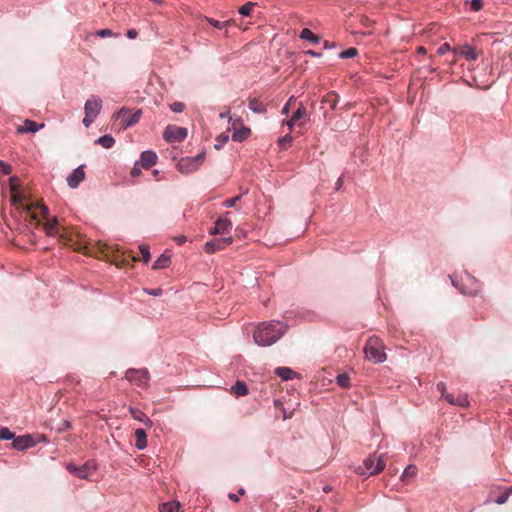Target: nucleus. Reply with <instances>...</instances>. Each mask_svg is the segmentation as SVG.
<instances>
[{
    "mask_svg": "<svg viewBox=\"0 0 512 512\" xmlns=\"http://www.w3.org/2000/svg\"><path fill=\"white\" fill-rule=\"evenodd\" d=\"M386 466V457L384 454L378 457L370 456L363 462V466H358L356 472L360 475H364L369 472V475H377L384 470Z\"/></svg>",
    "mask_w": 512,
    "mask_h": 512,
    "instance_id": "nucleus-4",
    "label": "nucleus"
},
{
    "mask_svg": "<svg viewBox=\"0 0 512 512\" xmlns=\"http://www.w3.org/2000/svg\"><path fill=\"white\" fill-rule=\"evenodd\" d=\"M241 199V196L238 195V196H235L233 198H230V199H226L224 202H223V206L227 207V208H231V207H235L237 202Z\"/></svg>",
    "mask_w": 512,
    "mask_h": 512,
    "instance_id": "nucleus-41",
    "label": "nucleus"
},
{
    "mask_svg": "<svg viewBox=\"0 0 512 512\" xmlns=\"http://www.w3.org/2000/svg\"><path fill=\"white\" fill-rule=\"evenodd\" d=\"M364 353L366 358L374 363H382L386 360L383 342L376 336H372L367 340Z\"/></svg>",
    "mask_w": 512,
    "mask_h": 512,
    "instance_id": "nucleus-3",
    "label": "nucleus"
},
{
    "mask_svg": "<svg viewBox=\"0 0 512 512\" xmlns=\"http://www.w3.org/2000/svg\"><path fill=\"white\" fill-rule=\"evenodd\" d=\"M170 263V257L162 254L153 264L152 268L157 269H163L166 268Z\"/></svg>",
    "mask_w": 512,
    "mask_h": 512,
    "instance_id": "nucleus-30",
    "label": "nucleus"
},
{
    "mask_svg": "<svg viewBox=\"0 0 512 512\" xmlns=\"http://www.w3.org/2000/svg\"><path fill=\"white\" fill-rule=\"evenodd\" d=\"M102 108V100L95 95H92L84 105V112L86 115L97 117Z\"/></svg>",
    "mask_w": 512,
    "mask_h": 512,
    "instance_id": "nucleus-13",
    "label": "nucleus"
},
{
    "mask_svg": "<svg viewBox=\"0 0 512 512\" xmlns=\"http://www.w3.org/2000/svg\"><path fill=\"white\" fill-rule=\"evenodd\" d=\"M232 237H223L211 240L204 245V251L208 254L215 253L222 250L232 243Z\"/></svg>",
    "mask_w": 512,
    "mask_h": 512,
    "instance_id": "nucleus-11",
    "label": "nucleus"
},
{
    "mask_svg": "<svg viewBox=\"0 0 512 512\" xmlns=\"http://www.w3.org/2000/svg\"><path fill=\"white\" fill-rule=\"evenodd\" d=\"M336 383L344 389L350 388V376L347 373H341L336 377Z\"/></svg>",
    "mask_w": 512,
    "mask_h": 512,
    "instance_id": "nucleus-32",
    "label": "nucleus"
},
{
    "mask_svg": "<svg viewBox=\"0 0 512 512\" xmlns=\"http://www.w3.org/2000/svg\"><path fill=\"white\" fill-rule=\"evenodd\" d=\"M287 329V325L279 321L262 322L256 327L253 338L260 346H271L286 333Z\"/></svg>",
    "mask_w": 512,
    "mask_h": 512,
    "instance_id": "nucleus-2",
    "label": "nucleus"
},
{
    "mask_svg": "<svg viewBox=\"0 0 512 512\" xmlns=\"http://www.w3.org/2000/svg\"><path fill=\"white\" fill-rule=\"evenodd\" d=\"M231 392L237 397L245 396L248 394V388L244 382L237 381L236 384L231 387Z\"/></svg>",
    "mask_w": 512,
    "mask_h": 512,
    "instance_id": "nucleus-27",
    "label": "nucleus"
},
{
    "mask_svg": "<svg viewBox=\"0 0 512 512\" xmlns=\"http://www.w3.org/2000/svg\"><path fill=\"white\" fill-rule=\"evenodd\" d=\"M445 400L451 404L462 408L469 406V400L466 394H458L456 397L452 394L445 395Z\"/></svg>",
    "mask_w": 512,
    "mask_h": 512,
    "instance_id": "nucleus-20",
    "label": "nucleus"
},
{
    "mask_svg": "<svg viewBox=\"0 0 512 512\" xmlns=\"http://www.w3.org/2000/svg\"><path fill=\"white\" fill-rule=\"evenodd\" d=\"M174 240L178 245H183L187 241V238L184 235H179L175 237Z\"/></svg>",
    "mask_w": 512,
    "mask_h": 512,
    "instance_id": "nucleus-57",
    "label": "nucleus"
},
{
    "mask_svg": "<svg viewBox=\"0 0 512 512\" xmlns=\"http://www.w3.org/2000/svg\"><path fill=\"white\" fill-rule=\"evenodd\" d=\"M180 509L179 502L171 501L163 503L159 506V512H178Z\"/></svg>",
    "mask_w": 512,
    "mask_h": 512,
    "instance_id": "nucleus-29",
    "label": "nucleus"
},
{
    "mask_svg": "<svg viewBox=\"0 0 512 512\" xmlns=\"http://www.w3.org/2000/svg\"><path fill=\"white\" fill-rule=\"evenodd\" d=\"M34 445L35 441L33 440L31 435H22L15 437L12 442V447L20 451L33 447Z\"/></svg>",
    "mask_w": 512,
    "mask_h": 512,
    "instance_id": "nucleus-15",
    "label": "nucleus"
},
{
    "mask_svg": "<svg viewBox=\"0 0 512 512\" xmlns=\"http://www.w3.org/2000/svg\"><path fill=\"white\" fill-rule=\"evenodd\" d=\"M300 38L304 40H308L312 43H319L321 38L317 35H315L310 29L304 28L300 33Z\"/></svg>",
    "mask_w": 512,
    "mask_h": 512,
    "instance_id": "nucleus-28",
    "label": "nucleus"
},
{
    "mask_svg": "<svg viewBox=\"0 0 512 512\" xmlns=\"http://www.w3.org/2000/svg\"><path fill=\"white\" fill-rule=\"evenodd\" d=\"M295 121L290 118L289 120L283 121L282 125H287L290 130H292L293 126L295 125Z\"/></svg>",
    "mask_w": 512,
    "mask_h": 512,
    "instance_id": "nucleus-58",
    "label": "nucleus"
},
{
    "mask_svg": "<svg viewBox=\"0 0 512 512\" xmlns=\"http://www.w3.org/2000/svg\"><path fill=\"white\" fill-rule=\"evenodd\" d=\"M139 251H140V253L142 255L143 262L145 264H147L149 262V260H150L149 247L147 245L142 244V245L139 246Z\"/></svg>",
    "mask_w": 512,
    "mask_h": 512,
    "instance_id": "nucleus-38",
    "label": "nucleus"
},
{
    "mask_svg": "<svg viewBox=\"0 0 512 512\" xmlns=\"http://www.w3.org/2000/svg\"><path fill=\"white\" fill-rule=\"evenodd\" d=\"M141 114V110L131 113L130 110L122 108L115 115V119L120 122V129H127L139 122Z\"/></svg>",
    "mask_w": 512,
    "mask_h": 512,
    "instance_id": "nucleus-7",
    "label": "nucleus"
},
{
    "mask_svg": "<svg viewBox=\"0 0 512 512\" xmlns=\"http://www.w3.org/2000/svg\"><path fill=\"white\" fill-rule=\"evenodd\" d=\"M453 51L469 61H475L478 57V52L476 51V49L467 44L462 45L459 48L454 49Z\"/></svg>",
    "mask_w": 512,
    "mask_h": 512,
    "instance_id": "nucleus-17",
    "label": "nucleus"
},
{
    "mask_svg": "<svg viewBox=\"0 0 512 512\" xmlns=\"http://www.w3.org/2000/svg\"><path fill=\"white\" fill-rule=\"evenodd\" d=\"M307 117V111H306V108L304 107L303 104H301L297 110L294 112V114L292 115V119L297 122L299 120H302V119H306Z\"/></svg>",
    "mask_w": 512,
    "mask_h": 512,
    "instance_id": "nucleus-35",
    "label": "nucleus"
},
{
    "mask_svg": "<svg viewBox=\"0 0 512 512\" xmlns=\"http://www.w3.org/2000/svg\"><path fill=\"white\" fill-rule=\"evenodd\" d=\"M203 20L207 21L209 24H211L213 27H215L217 29H223V28L227 27L228 25L232 24V22H233L232 20L220 22L218 20H215V19L209 18V17H204Z\"/></svg>",
    "mask_w": 512,
    "mask_h": 512,
    "instance_id": "nucleus-34",
    "label": "nucleus"
},
{
    "mask_svg": "<svg viewBox=\"0 0 512 512\" xmlns=\"http://www.w3.org/2000/svg\"><path fill=\"white\" fill-rule=\"evenodd\" d=\"M205 153L201 152L195 157L181 158L177 163V169L183 174H190L198 170L200 165L204 162Z\"/></svg>",
    "mask_w": 512,
    "mask_h": 512,
    "instance_id": "nucleus-5",
    "label": "nucleus"
},
{
    "mask_svg": "<svg viewBox=\"0 0 512 512\" xmlns=\"http://www.w3.org/2000/svg\"><path fill=\"white\" fill-rule=\"evenodd\" d=\"M338 101L339 96L333 91L327 93L322 99V103L327 104L332 110L336 108Z\"/></svg>",
    "mask_w": 512,
    "mask_h": 512,
    "instance_id": "nucleus-25",
    "label": "nucleus"
},
{
    "mask_svg": "<svg viewBox=\"0 0 512 512\" xmlns=\"http://www.w3.org/2000/svg\"><path fill=\"white\" fill-rule=\"evenodd\" d=\"M471 9L475 12L480 11L483 8L482 0H471L470 3Z\"/></svg>",
    "mask_w": 512,
    "mask_h": 512,
    "instance_id": "nucleus-44",
    "label": "nucleus"
},
{
    "mask_svg": "<svg viewBox=\"0 0 512 512\" xmlns=\"http://www.w3.org/2000/svg\"><path fill=\"white\" fill-rule=\"evenodd\" d=\"M157 154L153 151H144L141 153L140 164L144 169H149L154 166L157 162Z\"/></svg>",
    "mask_w": 512,
    "mask_h": 512,
    "instance_id": "nucleus-19",
    "label": "nucleus"
},
{
    "mask_svg": "<svg viewBox=\"0 0 512 512\" xmlns=\"http://www.w3.org/2000/svg\"><path fill=\"white\" fill-rule=\"evenodd\" d=\"M232 126L234 130L232 134L233 141L242 142L249 137L251 130L248 127L241 125L239 128H237L236 121H233Z\"/></svg>",
    "mask_w": 512,
    "mask_h": 512,
    "instance_id": "nucleus-18",
    "label": "nucleus"
},
{
    "mask_svg": "<svg viewBox=\"0 0 512 512\" xmlns=\"http://www.w3.org/2000/svg\"><path fill=\"white\" fill-rule=\"evenodd\" d=\"M219 117L222 118V119L228 118L229 121H231L230 110L227 109V111H225L223 113H220Z\"/></svg>",
    "mask_w": 512,
    "mask_h": 512,
    "instance_id": "nucleus-60",
    "label": "nucleus"
},
{
    "mask_svg": "<svg viewBox=\"0 0 512 512\" xmlns=\"http://www.w3.org/2000/svg\"><path fill=\"white\" fill-rule=\"evenodd\" d=\"M15 434L7 427L0 428V440H14Z\"/></svg>",
    "mask_w": 512,
    "mask_h": 512,
    "instance_id": "nucleus-37",
    "label": "nucleus"
},
{
    "mask_svg": "<svg viewBox=\"0 0 512 512\" xmlns=\"http://www.w3.org/2000/svg\"><path fill=\"white\" fill-rule=\"evenodd\" d=\"M170 108L173 112L180 113L184 110L185 104L182 102H174L170 105Z\"/></svg>",
    "mask_w": 512,
    "mask_h": 512,
    "instance_id": "nucleus-43",
    "label": "nucleus"
},
{
    "mask_svg": "<svg viewBox=\"0 0 512 512\" xmlns=\"http://www.w3.org/2000/svg\"><path fill=\"white\" fill-rule=\"evenodd\" d=\"M96 35L101 37V38H105V37L113 36L114 33L110 29H101V30L96 32Z\"/></svg>",
    "mask_w": 512,
    "mask_h": 512,
    "instance_id": "nucleus-47",
    "label": "nucleus"
},
{
    "mask_svg": "<svg viewBox=\"0 0 512 512\" xmlns=\"http://www.w3.org/2000/svg\"><path fill=\"white\" fill-rule=\"evenodd\" d=\"M141 168H142L141 164L139 165V163L136 162L134 164L133 168L131 169V172H130L131 176L133 178H136V177L140 176L141 175Z\"/></svg>",
    "mask_w": 512,
    "mask_h": 512,
    "instance_id": "nucleus-46",
    "label": "nucleus"
},
{
    "mask_svg": "<svg viewBox=\"0 0 512 512\" xmlns=\"http://www.w3.org/2000/svg\"><path fill=\"white\" fill-rule=\"evenodd\" d=\"M257 5V3L255 2H247L245 3L244 5H242L238 12L242 15V16H250L251 15V12L253 10V8Z\"/></svg>",
    "mask_w": 512,
    "mask_h": 512,
    "instance_id": "nucleus-36",
    "label": "nucleus"
},
{
    "mask_svg": "<svg viewBox=\"0 0 512 512\" xmlns=\"http://www.w3.org/2000/svg\"><path fill=\"white\" fill-rule=\"evenodd\" d=\"M85 179L84 165H80L67 177V184L70 188H77Z\"/></svg>",
    "mask_w": 512,
    "mask_h": 512,
    "instance_id": "nucleus-14",
    "label": "nucleus"
},
{
    "mask_svg": "<svg viewBox=\"0 0 512 512\" xmlns=\"http://www.w3.org/2000/svg\"><path fill=\"white\" fill-rule=\"evenodd\" d=\"M417 474V467L414 465H409L404 470L401 479L402 481L408 482L410 479L414 478Z\"/></svg>",
    "mask_w": 512,
    "mask_h": 512,
    "instance_id": "nucleus-31",
    "label": "nucleus"
},
{
    "mask_svg": "<svg viewBox=\"0 0 512 512\" xmlns=\"http://www.w3.org/2000/svg\"><path fill=\"white\" fill-rule=\"evenodd\" d=\"M135 438H136V442H135V447L139 450H143L144 448L147 447V436H146V432L144 431V429H136L135 430Z\"/></svg>",
    "mask_w": 512,
    "mask_h": 512,
    "instance_id": "nucleus-23",
    "label": "nucleus"
},
{
    "mask_svg": "<svg viewBox=\"0 0 512 512\" xmlns=\"http://www.w3.org/2000/svg\"><path fill=\"white\" fill-rule=\"evenodd\" d=\"M26 210L31 214V218H32L33 220H36V221H37V223H39L38 215H37V213L34 211V205H33V204H31V205H27V206H26Z\"/></svg>",
    "mask_w": 512,
    "mask_h": 512,
    "instance_id": "nucleus-53",
    "label": "nucleus"
},
{
    "mask_svg": "<svg viewBox=\"0 0 512 512\" xmlns=\"http://www.w3.org/2000/svg\"><path fill=\"white\" fill-rule=\"evenodd\" d=\"M126 35H127V37H128V38H130V39H134V38H136V37H137L138 33H137V31H136V30H134V29H130V30H128V31H127V34H126Z\"/></svg>",
    "mask_w": 512,
    "mask_h": 512,
    "instance_id": "nucleus-59",
    "label": "nucleus"
},
{
    "mask_svg": "<svg viewBox=\"0 0 512 512\" xmlns=\"http://www.w3.org/2000/svg\"><path fill=\"white\" fill-rule=\"evenodd\" d=\"M358 54V51L356 48H348L347 50L340 53V58L347 59V58H353Z\"/></svg>",
    "mask_w": 512,
    "mask_h": 512,
    "instance_id": "nucleus-39",
    "label": "nucleus"
},
{
    "mask_svg": "<svg viewBox=\"0 0 512 512\" xmlns=\"http://www.w3.org/2000/svg\"><path fill=\"white\" fill-rule=\"evenodd\" d=\"M510 494L509 492L506 490L503 494H501L496 500L495 502L499 505L501 504H504L506 503V501L508 500Z\"/></svg>",
    "mask_w": 512,
    "mask_h": 512,
    "instance_id": "nucleus-49",
    "label": "nucleus"
},
{
    "mask_svg": "<svg viewBox=\"0 0 512 512\" xmlns=\"http://www.w3.org/2000/svg\"><path fill=\"white\" fill-rule=\"evenodd\" d=\"M232 229V222L227 218H219L215 227L211 230V234H228Z\"/></svg>",
    "mask_w": 512,
    "mask_h": 512,
    "instance_id": "nucleus-16",
    "label": "nucleus"
},
{
    "mask_svg": "<svg viewBox=\"0 0 512 512\" xmlns=\"http://www.w3.org/2000/svg\"><path fill=\"white\" fill-rule=\"evenodd\" d=\"M417 52L420 53V54H425L426 53V49L423 46H420V47H418Z\"/></svg>",
    "mask_w": 512,
    "mask_h": 512,
    "instance_id": "nucleus-64",
    "label": "nucleus"
},
{
    "mask_svg": "<svg viewBox=\"0 0 512 512\" xmlns=\"http://www.w3.org/2000/svg\"><path fill=\"white\" fill-rule=\"evenodd\" d=\"M71 428V423L68 420H65L61 423V425L57 428V432L61 433L65 430H69Z\"/></svg>",
    "mask_w": 512,
    "mask_h": 512,
    "instance_id": "nucleus-51",
    "label": "nucleus"
},
{
    "mask_svg": "<svg viewBox=\"0 0 512 512\" xmlns=\"http://www.w3.org/2000/svg\"><path fill=\"white\" fill-rule=\"evenodd\" d=\"M229 499L234 501V502H237L239 500L238 496L236 494H233V493L229 494Z\"/></svg>",
    "mask_w": 512,
    "mask_h": 512,
    "instance_id": "nucleus-63",
    "label": "nucleus"
},
{
    "mask_svg": "<svg viewBox=\"0 0 512 512\" xmlns=\"http://www.w3.org/2000/svg\"><path fill=\"white\" fill-rule=\"evenodd\" d=\"M125 377L128 381L140 387H145L149 380V372L147 369H128Z\"/></svg>",
    "mask_w": 512,
    "mask_h": 512,
    "instance_id": "nucleus-8",
    "label": "nucleus"
},
{
    "mask_svg": "<svg viewBox=\"0 0 512 512\" xmlns=\"http://www.w3.org/2000/svg\"><path fill=\"white\" fill-rule=\"evenodd\" d=\"M449 51H451L450 45L448 43H444L438 48L437 54L442 56Z\"/></svg>",
    "mask_w": 512,
    "mask_h": 512,
    "instance_id": "nucleus-48",
    "label": "nucleus"
},
{
    "mask_svg": "<svg viewBox=\"0 0 512 512\" xmlns=\"http://www.w3.org/2000/svg\"><path fill=\"white\" fill-rule=\"evenodd\" d=\"M293 141V138L291 135L289 134H286L285 136H283L282 138L279 139V144L280 146L286 148L287 146H289Z\"/></svg>",
    "mask_w": 512,
    "mask_h": 512,
    "instance_id": "nucleus-42",
    "label": "nucleus"
},
{
    "mask_svg": "<svg viewBox=\"0 0 512 512\" xmlns=\"http://www.w3.org/2000/svg\"><path fill=\"white\" fill-rule=\"evenodd\" d=\"M39 209L41 216L47 221L44 224V230L49 236H57L59 241L66 246L72 247L75 251H84L86 246L85 237L82 236L78 231L69 230L64 227H59L57 218L48 219L49 209L44 204H37L36 207Z\"/></svg>",
    "mask_w": 512,
    "mask_h": 512,
    "instance_id": "nucleus-1",
    "label": "nucleus"
},
{
    "mask_svg": "<svg viewBox=\"0 0 512 512\" xmlns=\"http://www.w3.org/2000/svg\"><path fill=\"white\" fill-rule=\"evenodd\" d=\"M437 390L441 392V395L444 399H445V395H449V393L446 392V385L443 382H439L437 384Z\"/></svg>",
    "mask_w": 512,
    "mask_h": 512,
    "instance_id": "nucleus-54",
    "label": "nucleus"
},
{
    "mask_svg": "<svg viewBox=\"0 0 512 512\" xmlns=\"http://www.w3.org/2000/svg\"><path fill=\"white\" fill-rule=\"evenodd\" d=\"M0 171L4 175H9L12 172V168L9 164L0 161Z\"/></svg>",
    "mask_w": 512,
    "mask_h": 512,
    "instance_id": "nucleus-45",
    "label": "nucleus"
},
{
    "mask_svg": "<svg viewBox=\"0 0 512 512\" xmlns=\"http://www.w3.org/2000/svg\"><path fill=\"white\" fill-rule=\"evenodd\" d=\"M484 69H485L484 73L475 72L474 81L476 82V85L479 88L487 89V88H489L495 82V78H494V76L492 74V68L491 67L486 65L484 67Z\"/></svg>",
    "mask_w": 512,
    "mask_h": 512,
    "instance_id": "nucleus-10",
    "label": "nucleus"
},
{
    "mask_svg": "<svg viewBox=\"0 0 512 512\" xmlns=\"http://www.w3.org/2000/svg\"><path fill=\"white\" fill-rule=\"evenodd\" d=\"M129 412L131 414V416L137 420V421H140V422H143L146 426L148 427H151L152 426V421L148 418V416L142 412L141 410L137 409V408H129Z\"/></svg>",
    "mask_w": 512,
    "mask_h": 512,
    "instance_id": "nucleus-22",
    "label": "nucleus"
},
{
    "mask_svg": "<svg viewBox=\"0 0 512 512\" xmlns=\"http://www.w3.org/2000/svg\"><path fill=\"white\" fill-rule=\"evenodd\" d=\"M292 101H294V98L291 97L288 102L284 105V107L282 108V114H285L287 115L289 113V110H290V106H291V103Z\"/></svg>",
    "mask_w": 512,
    "mask_h": 512,
    "instance_id": "nucleus-55",
    "label": "nucleus"
},
{
    "mask_svg": "<svg viewBox=\"0 0 512 512\" xmlns=\"http://www.w3.org/2000/svg\"><path fill=\"white\" fill-rule=\"evenodd\" d=\"M97 465L94 461H87L81 466H76L73 463H69L66 469L79 479H89L96 471Z\"/></svg>",
    "mask_w": 512,
    "mask_h": 512,
    "instance_id": "nucleus-6",
    "label": "nucleus"
},
{
    "mask_svg": "<svg viewBox=\"0 0 512 512\" xmlns=\"http://www.w3.org/2000/svg\"><path fill=\"white\" fill-rule=\"evenodd\" d=\"M229 139V136L225 133H222L218 136V138L216 139V144H215V148L216 149H220Z\"/></svg>",
    "mask_w": 512,
    "mask_h": 512,
    "instance_id": "nucleus-40",
    "label": "nucleus"
},
{
    "mask_svg": "<svg viewBox=\"0 0 512 512\" xmlns=\"http://www.w3.org/2000/svg\"><path fill=\"white\" fill-rule=\"evenodd\" d=\"M275 374L283 380H290L296 375V372L288 367H278L275 369Z\"/></svg>",
    "mask_w": 512,
    "mask_h": 512,
    "instance_id": "nucleus-26",
    "label": "nucleus"
},
{
    "mask_svg": "<svg viewBox=\"0 0 512 512\" xmlns=\"http://www.w3.org/2000/svg\"><path fill=\"white\" fill-rule=\"evenodd\" d=\"M144 292L152 296H160L162 295L163 290L161 288L144 289Z\"/></svg>",
    "mask_w": 512,
    "mask_h": 512,
    "instance_id": "nucleus-50",
    "label": "nucleus"
},
{
    "mask_svg": "<svg viewBox=\"0 0 512 512\" xmlns=\"http://www.w3.org/2000/svg\"><path fill=\"white\" fill-rule=\"evenodd\" d=\"M94 119H95V117L85 114V117L83 118V124L86 127H89L92 124V122L94 121Z\"/></svg>",
    "mask_w": 512,
    "mask_h": 512,
    "instance_id": "nucleus-56",
    "label": "nucleus"
},
{
    "mask_svg": "<svg viewBox=\"0 0 512 512\" xmlns=\"http://www.w3.org/2000/svg\"><path fill=\"white\" fill-rule=\"evenodd\" d=\"M11 202L15 206H21L24 201V196L20 193V181L17 177L12 176L9 178Z\"/></svg>",
    "mask_w": 512,
    "mask_h": 512,
    "instance_id": "nucleus-12",
    "label": "nucleus"
},
{
    "mask_svg": "<svg viewBox=\"0 0 512 512\" xmlns=\"http://www.w3.org/2000/svg\"><path fill=\"white\" fill-rule=\"evenodd\" d=\"M306 53L308 55H311L312 57H319L321 55L320 53H317V52H315L313 50H308Z\"/></svg>",
    "mask_w": 512,
    "mask_h": 512,
    "instance_id": "nucleus-62",
    "label": "nucleus"
},
{
    "mask_svg": "<svg viewBox=\"0 0 512 512\" xmlns=\"http://www.w3.org/2000/svg\"><path fill=\"white\" fill-rule=\"evenodd\" d=\"M460 291L463 293V294H466V295H475L478 291L477 287H474V288H465L464 286L459 288Z\"/></svg>",
    "mask_w": 512,
    "mask_h": 512,
    "instance_id": "nucleus-52",
    "label": "nucleus"
},
{
    "mask_svg": "<svg viewBox=\"0 0 512 512\" xmlns=\"http://www.w3.org/2000/svg\"><path fill=\"white\" fill-rule=\"evenodd\" d=\"M166 142H181L187 137V129L175 125H168L163 133Z\"/></svg>",
    "mask_w": 512,
    "mask_h": 512,
    "instance_id": "nucleus-9",
    "label": "nucleus"
},
{
    "mask_svg": "<svg viewBox=\"0 0 512 512\" xmlns=\"http://www.w3.org/2000/svg\"><path fill=\"white\" fill-rule=\"evenodd\" d=\"M96 143L97 144H100L101 146H103L104 148H111L114 143H115V140L112 136L110 135H104V136H101L99 137L97 140H96Z\"/></svg>",
    "mask_w": 512,
    "mask_h": 512,
    "instance_id": "nucleus-33",
    "label": "nucleus"
},
{
    "mask_svg": "<svg viewBox=\"0 0 512 512\" xmlns=\"http://www.w3.org/2000/svg\"><path fill=\"white\" fill-rule=\"evenodd\" d=\"M43 127H44L43 123L38 124L35 121L27 119L24 121V125L17 127V133H19V134H23L26 132L35 133V132L39 131L40 129H42Z\"/></svg>",
    "mask_w": 512,
    "mask_h": 512,
    "instance_id": "nucleus-21",
    "label": "nucleus"
},
{
    "mask_svg": "<svg viewBox=\"0 0 512 512\" xmlns=\"http://www.w3.org/2000/svg\"><path fill=\"white\" fill-rule=\"evenodd\" d=\"M248 106L254 113L264 114L267 111L265 105L257 98H250Z\"/></svg>",
    "mask_w": 512,
    "mask_h": 512,
    "instance_id": "nucleus-24",
    "label": "nucleus"
},
{
    "mask_svg": "<svg viewBox=\"0 0 512 512\" xmlns=\"http://www.w3.org/2000/svg\"><path fill=\"white\" fill-rule=\"evenodd\" d=\"M343 185V176L339 177L336 182V190H339Z\"/></svg>",
    "mask_w": 512,
    "mask_h": 512,
    "instance_id": "nucleus-61",
    "label": "nucleus"
}]
</instances>
